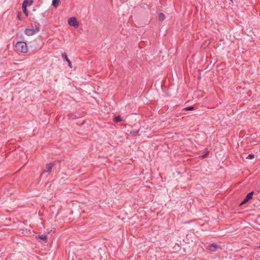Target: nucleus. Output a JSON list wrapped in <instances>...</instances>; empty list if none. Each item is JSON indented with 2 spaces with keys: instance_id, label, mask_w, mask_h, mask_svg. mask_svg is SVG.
I'll return each mask as SVG.
<instances>
[{
  "instance_id": "1",
  "label": "nucleus",
  "mask_w": 260,
  "mask_h": 260,
  "mask_svg": "<svg viewBox=\"0 0 260 260\" xmlns=\"http://www.w3.org/2000/svg\"><path fill=\"white\" fill-rule=\"evenodd\" d=\"M15 48L18 51L22 53H26L27 51V46L24 42H18L15 45Z\"/></svg>"
},
{
  "instance_id": "2",
  "label": "nucleus",
  "mask_w": 260,
  "mask_h": 260,
  "mask_svg": "<svg viewBox=\"0 0 260 260\" xmlns=\"http://www.w3.org/2000/svg\"><path fill=\"white\" fill-rule=\"evenodd\" d=\"M68 23L70 25L77 28L79 26V23L77 19L75 17H71L68 20Z\"/></svg>"
},
{
  "instance_id": "3",
  "label": "nucleus",
  "mask_w": 260,
  "mask_h": 260,
  "mask_svg": "<svg viewBox=\"0 0 260 260\" xmlns=\"http://www.w3.org/2000/svg\"><path fill=\"white\" fill-rule=\"evenodd\" d=\"M253 193V191L249 192L246 197L244 199V200L242 201V202L239 204V206H242L243 205L248 202L250 200L252 199Z\"/></svg>"
},
{
  "instance_id": "4",
  "label": "nucleus",
  "mask_w": 260,
  "mask_h": 260,
  "mask_svg": "<svg viewBox=\"0 0 260 260\" xmlns=\"http://www.w3.org/2000/svg\"><path fill=\"white\" fill-rule=\"evenodd\" d=\"M207 249L212 252H214L217 250V249H221V248L220 246L215 243H212L209 244L208 246Z\"/></svg>"
},
{
  "instance_id": "5",
  "label": "nucleus",
  "mask_w": 260,
  "mask_h": 260,
  "mask_svg": "<svg viewBox=\"0 0 260 260\" xmlns=\"http://www.w3.org/2000/svg\"><path fill=\"white\" fill-rule=\"evenodd\" d=\"M54 164L52 162H50L46 165V169L43 171V173H50L52 167L54 166Z\"/></svg>"
},
{
  "instance_id": "6",
  "label": "nucleus",
  "mask_w": 260,
  "mask_h": 260,
  "mask_svg": "<svg viewBox=\"0 0 260 260\" xmlns=\"http://www.w3.org/2000/svg\"><path fill=\"white\" fill-rule=\"evenodd\" d=\"M24 33L27 36H32L36 33L34 28H26L24 30Z\"/></svg>"
},
{
  "instance_id": "7",
  "label": "nucleus",
  "mask_w": 260,
  "mask_h": 260,
  "mask_svg": "<svg viewBox=\"0 0 260 260\" xmlns=\"http://www.w3.org/2000/svg\"><path fill=\"white\" fill-rule=\"evenodd\" d=\"M61 56L63 59H65L68 63V66L70 68H72V63L70 60L68 58L67 53L66 52H63L61 54Z\"/></svg>"
},
{
  "instance_id": "8",
  "label": "nucleus",
  "mask_w": 260,
  "mask_h": 260,
  "mask_svg": "<svg viewBox=\"0 0 260 260\" xmlns=\"http://www.w3.org/2000/svg\"><path fill=\"white\" fill-rule=\"evenodd\" d=\"M32 28H34V30L37 33L40 31V24L39 23L35 22L34 25H32Z\"/></svg>"
},
{
  "instance_id": "9",
  "label": "nucleus",
  "mask_w": 260,
  "mask_h": 260,
  "mask_svg": "<svg viewBox=\"0 0 260 260\" xmlns=\"http://www.w3.org/2000/svg\"><path fill=\"white\" fill-rule=\"evenodd\" d=\"M33 3L32 0H24L22 3V7H26L30 6Z\"/></svg>"
},
{
  "instance_id": "10",
  "label": "nucleus",
  "mask_w": 260,
  "mask_h": 260,
  "mask_svg": "<svg viewBox=\"0 0 260 260\" xmlns=\"http://www.w3.org/2000/svg\"><path fill=\"white\" fill-rule=\"evenodd\" d=\"M38 239L44 241L45 242L47 241V236L45 235H40L37 237Z\"/></svg>"
},
{
  "instance_id": "11",
  "label": "nucleus",
  "mask_w": 260,
  "mask_h": 260,
  "mask_svg": "<svg viewBox=\"0 0 260 260\" xmlns=\"http://www.w3.org/2000/svg\"><path fill=\"white\" fill-rule=\"evenodd\" d=\"M123 119L121 118V117L120 116V115H118L116 117H115L114 118H113V121L115 122H120V121H123Z\"/></svg>"
},
{
  "instance_id": "12",
  "label": "nucleus",
  "mask_w": 260,
  "mask_h": 260,
  "mask_svg": "<svg viewBox=\"0 0 260 260\" xmlns=\"http://www.w3.org/2000/svg\"><path fill=\"white\" fill-rule=\"evenodd\" d=\"M165 16L162 13H160L158 14V19L159 21H163L165 19Z\"/></svg>"
},
{
  "instance_id": "13",
  "label": "nucleus",
  "mask_w": 260,
  "mask_h": 260,
  "mask_svg": "<svg viewBox=\"0 0 260 260\" xmlns=\"http://www.w3.org/2000/svg\"><path fill=\"white\" fill-rule=\"evenodd\" d=\"M59 1L60 0H52V6L55 8H56L59 4Z\"/></svg>"
},
{
  "instance_id": "14",
  "label": "nucleus",
  "mask_w": 260,
  "mask_h": 260,
  "mask_svg": "<svg viewBox=\"0 0 260 260\" xmlns=\"http://www.w3.org/2000/svg\"><path fill=\"white\" fill-rule=\"evenodd\" d=\"M22 8L23 12L24 13L25 16L27 17L28 15V10L27 9V8L26 7H22Z\"/></svg>"
},
{
  "instance_id": "15",
  "label": "nucleus",
  "mask_w": 260,
  "mask_h": 260,
  "mask_svg": "<svg viewBox=\"0 0 260 260\" xmlns=\"http://www.w3.org/2000/svg\"><path fill=\"white\" fill-rule=\"evenodd\" d=\"M139 132V130H138V131H132L130 132V134L132 136H136L138 134V133Z\"/></svg>"
},
{
  "instance_id": "16",
  "label": "nucleus",
  "mask_w": 260,
  "mask_h": 260,
  "mask_svg": "<svg viewBox=\"0 0 260 260\" xmlns=\"http://www.w3.org/2000/svg\"><path fill=\"white\" fill-rule=\"evenodd\" d=\"M194 109V107H193L192 106L186 107L184 108V110H185L186 111H191V110H193Z\"/></svg>"
},
{
  "instance_id": "17",
  "label": "nucleus",
  "mask_w": 260,
  "mask_h": 260,
  "mask_svg": "<svg viewBox=\"0 0 260 260\" xmlns=\"http://www.w3.org/2000/svg\"><path fill=\"white\" fill-rule=\"evenodd\" d=\"M254 155L253 154H249L246 157V158L249 159H251L254 158Z\"/></svg>"
},
{
  "instance_id": "18",
  "label": "nucleus",
  "mask_w": 260,
  "mask_h": 260,
  "mask_svg": "<svg viewBox=\"0 0 260 260\" xmlns=\"http://www.w3.org/2000/svg\"><path fill=\"white\" fill-rule=\"evenodd\" d=\"M21 14H21V12H18V14H17V18L20 20H23V18L21 17Z\"/></svg>"
},
{
  "instance_id": "19",
  "label": "nucleus",
  "mask_w": 260,
  "mask_h": 260,
  "mask_svg": "<svg viewBox=\"0 0 260 260\" xmlns=\"http://www.w3.org/2000/svg\"><path fill=\"white\" fill-rule=\"evenodd\" d=\"M208 154H209V151H206V152H205V153H204V154H203V155L201 156V157H202V158H204L208 156Z\"/></svg>"
},
{
  "instance_id": "20",
  "label": "nucleus",
  "mask_w": 260,
  "mask_h": 260,
  "mask_svg": "<svg viewBox=\"0 0 260 260\" xmlns=\"http://www.w3.org/2000/svg\"><path fill=\"white\" fill-rule=\"evenodd\" d=\"M46 14V12H45V13H43L42 14H43V16H45V14Z\"/></svg>"
},
{
  "instance_id": "21",
  "label": "nucleus",
  "mask_w": 260,
  "mask_h": 260,
  "mask_svg": "<svg viewBox=\"0 0 260 260\" xmlns=\"http://www.w3.org/2000/svg\"><path fill=\"white\" fill-rule=\"evenodd\" d=\"M199 79H201V76H200V75L199 76Z\"/></svg>"
},
{
  "instance_id": "22",
  "label": "nucleus",
  "mask_w": 260,
  "mask_h": 260,
  "mask_svg": "<svg viewBox=\"0 0 260 260\" xmlns=\"http://www.w3.org/2000/svg\"><path fill=\"white\" fill-rule=\"evenodd\" d=\"M259 248H260V245H259Z\"/></svg>"
}]
</instances>
